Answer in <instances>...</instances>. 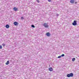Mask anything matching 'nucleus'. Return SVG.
I'll return each instance as SVG.
<instances>
[{
    "label": "nucleus",
    "mask_w": 79,
    "mask_h": 79,
    "mask_svg": "<svg viewBox=\"0 0 79 79\" xmlns=\"http://www.w3.org/2000/svg\"><path fill=\"white\" fill-rule=\"evenodd\" d=\"M67 76L68 77H73V74L71 73L70 74H68L67 75Z\"/></svg>",
    "instance_id": "f257e3e1"
},
{
    "label": "nucleus",
    "mask_w": 79,
    "mask_h": 79,
    "mask_svg": "<svg viewBox=\"0 0 79 79\" xmlns=\"http://www.w3.org/2000/svg\"><path fill=\"white\" fill-rule=\"evenodd\" d=\"M43 26L46 28H48V23H44Z\"/></svg>",
    "instance_id": "f03ea898"
},
{
    "label": "nucleus",
    "mask_w": 79,
    "mask_h": 79,
    "mask_svg": "<svg viewBox=\"0 0 79 79\" xmlns=\"http://www.w3.org/2000/svg\"><path fill=\"white\" fill-rule=\"evenodd\" d=\"M72 24L73 25V26H76V25H77V22L76 21H74V23H72Z\"/></svg>",
    "instance_id": "7ed1b4c3"
},
{
    "label": "nucleus",
    "mask_w": 79,
    "mask_h": 79,
    "mask_svg": "<svg viewBox=\"0 0 79 79\" xmlns=\"http://www.w3.org/2000/svg\"><path fill=\"white\" fill-rule=\"evenodd\" d=\"M19 24L18 22H15L14 23V24L15 26H18Z\"/></svg>",
    "instance_id": "20e7f679"
},
{
    "label": "nucleus",
    "mask_w": 79,
    "mask_h": 79,
    "mask_svg": "<svg viewBox=\"0 0 79 79\" xmlns=\"http://www.w3.org/2000/svg\"><path fill=\"white\" fill-rule=\"evenodd\" d=\"M13 10H14V11H18V7H15L13 8Z\"/></svg>",
    "instance_id": "39448f33"
},
{
    "label": "nucleus",
    "mask_w": 79,
    "mask_h": 79,
    "mask_svg": "<svg viewBox=\"0 0 79 79\" xmlns=\"http://www.w3.org/2000/svg\"><path fill=\"white\" fill-rule=\"evenodd\" d=\"M46 35L48 36V37H49V36H50V33H49V32H48L47 33Z\"/></svg>",
    "instance_id": "423d86ee"
},
{
    "label": "nucleus",
    "mask_w": 79,
    "mask_h": 79,
    "mask_svg": "<svg viewBox=\"0 0 79 79\" xmlns=\"http://www.w3.org/2000/svg\"><path fill=\"white\" fill-rule=\"evenodd\" d=\"M49 70L50 71H53V68L52 67L49 68Z\"/></svg>",
    "instance_id": "0eeeda50"
},
{
    "label": "nucleus",
    "mask_w": 79,
    "mask_h": 79,
    "mask_svg": "<svg viewBox=\"0 0 79 79\" xmlns=\"http://www.w3.org/2000/svg\"><path fill=\"white\" fill-rule=\"evenodd\" d=\"M70 2L71 3H74V0H71Z\"/></svg>",
    "instance_id": "6e6552de"
},
{
    "label": "nucleus",
    "mask_w": 79,
    "mask_h": 79,
    "mask_svg": "<svg viewBox=\"0 0 79 79\" xmlns=\"http://www.w3.org/2000/svg\"><path fill=\"white\" fill-rule=\"evenodd\" d=\"M6 28H8L10 27V26H9V25L7 24L6 25Z\"/></svg>",
    "instance_id": "1a4fd4ad"
},
{
    "label": "nucleus",
    "mask_w": 79,
    "mask_h": 79,
    "mask_svg": "<svg viewBox=\"0 0 79 79\" xmlns=\"http://www.w3.org/2000/svg\"><path fill=\"white\" fill-rule=\"evenodd\" d=\"M9 60H8L7 61V62L6 63V65H8V64H9Z\"/></svg>",
    "instance_id": "9d476101"
},
{
    "label": "nucleus",
    "mask_w": 79,
    "mask_h": 79,
    "mask_svg": "<svg viewBox=\"0 0 79 79\" xmlns=\"http://www.w3.org/2000/svg\"><path fill=\"white\" fill-rule=\"evenodd\" d=\"M75 60H76V59L75 58H73V59H72V61H74Z\"/></svg>",
    "instance_id": "9b49d317"
},
{
    "label": "nucleus",
    "mask_w": 79,
    "mask_h": 79,
    "mask_svg": "<svg viewBox=\"0 0 79 79\" xmlns=\"http://www.w3.org/2000/svg\"><path fill=\"white\" fill-rule=\"evenodd\" d=\"M31 27H33V28H34V27H35V26L33 25H31Z\"/></svg>",
    "instance_id": "f8f14e48"
},
{
    "label": "nucleus",
    "mask_w": 79,
    "mask_h": 79,
    "mask_svg": "<svg viewBox=\"0 0 79 79\" xmlns=\"http://www.w3.org/2000/svg\"><path fill=\"white\" fill-rule=\"evenodd\" d=\"M61 56H59L58 57V58H61Z\"/></svg>",
    "instance_id": "ddd939ff"
},
{
    "label": "nucleus",
    "mask_w": 79,
    "mask_h": 79,
    "mask_svg": "<svg viewBox=\"0 0 79 79\" xmlns=\"http://www.w3.org/2000/svg\"><path fill=\"white\" fill-rule=\"evenodd\" d=\"M2 45L3 46V47H4V46H5V44H2Z\"/></svg>",
    "instance_id": "4468645a"
},
{
    "label": "nucleus",
    "mask_w": 79,
    "mask_h": 79,
    "mask_svg": "<svg viewBox=\"0 0 79 79\" xmlns=\"http://www.w3.org/2000/svg\"><path fill=\"white\" fill-rule=\"evenodd\" d=\"M2 46L1 45H0V49H2Z\"/></svg>",
    "instance_id": "2eb2a0df"
},
{
    "label": "nucleus",
    "mask_w": 79,
    "mask_h": 79,
    "mask_svg": "<svg viewBox=\"0 0 79 79\" xmlns=\"http://www.w3.org/2000/svg\"><path fill=\"white\" fill-rule=\"evenodd\" d=\"M61 56H62V57L64 56V54L62 55Z\"/></svg>",
    "instance_id": "dca6fc26"
},
{
    "label": "nucleus",
    "mask_w": 79,
    "mask_h": 79,
    "mask_svg": "<svg viewBox=\"0 0 79 79\" xmlns=\"http://www.w3.org/2000/svg\"><path fill=\"white\" fill-rule=\"evenodd\" d=\"M37 2H38V3H39V2H40V1H39V0H37Z\"/></svg>",
    "instance_id": "f3484780"
},
{
    "label": "nucleus",
    "mask_w": 79,
    "mask_h": 79,
    "mask_svg": "<svg viewBox=\"0 0 79 79\" xmlns=\"http://www.w3.org/2000/svg\"><path fill=\"white\" fill-rule=\"evenodd\" d=\"M48 2H51V0H48Z\"/></svg>",
    "instance_id": "a211bd4d"
},
{
    "label": "nucleus",
    "mask_w": 79,
    "mask_h": 79,
    "mask_svg": "<svg viewBox=\"0 0 79 79\" xmlns=\"http://www.w3.org/2000/svg\"><path fill=\"white\" fill-rule=\"evenodd\" d=\"M21 19H24V18L23 17L21 18Z\"/></svg>",
    "instance_id": "6ab92c4d"
},
{
    "label": "nucleus",
    "mask_w": 79,
    "mask_h": 79,
    "mask_svg": "<svg viewBox=\"0 0 79 79\" xmlns=\"http://www.w3.org/2000/svg\"><path fill=\"white\" fill-rule=\"evenodd\" d=\"M75 4H76L77 3V2H75Z\"/></svg>",
    "instance_id": "aec40b11"
},
{
    "label": "nucleus",
    "mask_w": 79,
    "mask_h": 79,
    "mask_svg": "<svg viewBox=\"0 0 79 79\" xmlns=\"http://www.w3.org/2000/svg\"><path fill=\"white\" fill-rule=\"evenodd\" d=\"M49 67H50V65H49Z\"/></svg>",
    "instance_id": "412c9836"
}]
</instances>
